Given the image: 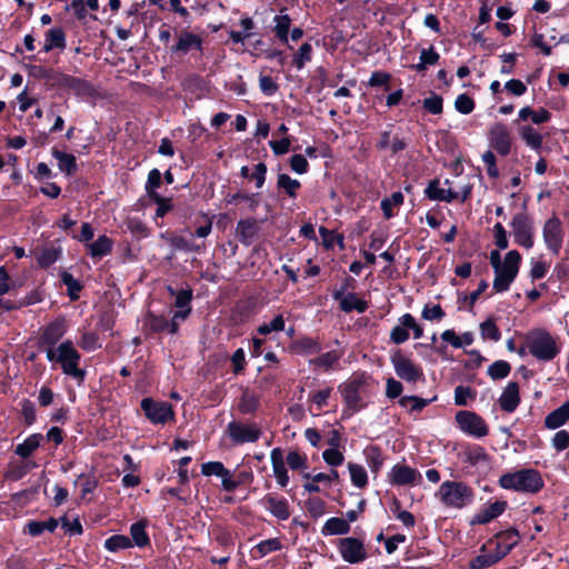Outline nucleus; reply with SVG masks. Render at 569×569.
<instances>
[{"label":"nucleus","instance_id":"45","mask_svg":"<svg viewBox=\"0 0 569 569\" xmlns=\"http://www.w3.org/2000/svg\"><path fill=\"white\" fill-rule=\"evenodd\" d=\"M282 330H284V319L282 315L276 316L270 322L262 323L257 329L258 333L262 336Z\"/></svg>","mask_w":569,"mask_h":569},{"label":"nucleus","instance_id":"3","mask_svg":"<svg viewBox=\"0 0 569 569\" xmlns=\"http://www.w3.org/2000/svg\"><path fill=\"white\" fill-rule=\"evenodd\" d=\"M499 486L506 490L536 493L542 489L543 480L538 470L525 468L503 473L499 478Z\"/></svg>","mask_w":569,"mask_h":569},{"label":"nucleus","instance_id":"48","mask_svg":"<svg viewBox=\"0 0 569 569\" xmlns=\"http://www.w3.org/2000/svg\"><path fill=\"white\" fill-rule=\"evenodd\" d=\"M319 233L322 238V243L327 249H331L336 243L340 246V248L343 247V237L326 229L325 227L319 228Z\"/></svg>","mask_w":569,"mask_h":569},{"label":"nucleus","instance_id":"27","mask_svg":"<svg viewBox=\"0 0 569 569\" xmlns=\"http://www.w3.org/2000/svg\"><path fill=\"white\" fill-rule=\"evenodd\" d=\"M518 117L521 121L531 120L535 124H541L551 119V113L545 108L532 109L531 107H523L519 110Z\"/></svg>","mask_w":569,"mask_h":569},{"label":"nucleus","instance_id":"10","mask_svg":"<svg viewBox=\"0 0 569 569\" xmlns=\"http://www.w3.org/2000/svg\"><path fill=\"white\" fill-rule=\"evenodd\" d=\"M141 409L150 422L154 425H164L174 418V411L169 402L144 398L141 401Z\"/></svg>","mask_w":569,"mask_h":569},{"label":"nucleus","instance_id":"29","mask_svg":"<svg viewBox=\"0 0 569 569\" xmlns=\"http://www.w3.org/2000/svg\"><path fill=\"white\" fill-rule=\"evenodd\" d=\"M52 156L57 159L60 171L67 176H71L77 171V161L73 154L52 149Z\"/></svg>","mask_w":569,"mask_h":569},{"label":"nucleus","instance_id":"9","mask_svg":"<svg viewBox=\"0 0 569 569\" xmlns=\"http://www.w3.org/2000/svg\"><path fill=\"white\" fill-rule=\"evenodd\" d=\"M409 330H412L413 338L419 339L423 336V328L417 322L410 313H405L398 319V325L390 331V340L395 345L405 343L409 339Z\"/></svg>","mask_w":569,"mask_h":569},{"label":"nucleus","instance_id":"59","mask_svg":"<svg viewBox=\"0 0 569 569\" xmlns=\"http://www.w3.org/2000/svg\"><path fill=\"white\" fill-rule=\"evenodd\" d=\"M150 199L158 204L156 211L157 217H163L172 207L171 200L161 197L158 192H152Z\"/></svg>","mask_w":569,"mask_h":569},{"label":"nucleus","instance_id":"63","mask_svg":"<svg viewBox=\"0 0 569 569\" xmlns=\"http://www.w3.org/2000/svg\"><path fill=\"white\" fill-rule=\"evenodd\" d=\"M290 168L298 174H303L309 169V163L302 154H295L290 158Z\"/></svg>","mask_w":569,"mask_h":569},{"label":"nucleus","instance_id":"57","mask_svg":"<svg viewBox=\"0 0 569 569\" xmlns=\"http://www.w3.org/2000/svg\"><path fill=\"white\" fill-rule=\"evenodd\" d=\"M457 111L462 114H469L475 109V101L467 94H459L455 101Z\"/></svg>","mask_w":569,"mask_h":569},{"label":"nucleus","instance_id":"19","mask_svg":"<svg viewBox=\"0 0 569 569\" xmlns=\"http://www.w3.org/2000/svg\"><path fill=\"white\" fill-rule=\"evenodd\" d=\"M507 508L506 501H495L481 508L471 519V525H486L498 518Z\"/></svg>","mask_w":569,"mask_h":569},{"label":"nucleus","instance_id":"23","mask_svg":"<svg viewBox=\"0 0 569 569\" xmlns=\"http://www.w3.org/2000/svg\"><path fill=\"white\" fill-rule=\"evenodd\" d=\"M333 298L340 301V308L345 312L356 310L358 312H365L368 308V303L362 299L358 298L356 293L343 295L340 291L333 293Z\"/></svg>","mask_w":569,"mask_h":569},{"label":"nucleus","instance_id":"30","mask_svg":"<svg viewBox=\"0 0 569 569\" xmlns=\"http://www.w3.org/2000/svg\"><path fill=\"white\" fill-rule=\"evenodd\" d=\"M66 47V37L60 28H51L46 33L43 50L49 52L53 49H63Z\"/></svg>","mask_w":569,"mask_h":569},{"label":"nucleus","instance_id":"20","mask_svg":"<svg viewBox=\"0 0 569 569\" xmlns=\"http://www.w3.org/2000/svg\"><path fill=\"white\" fill-rule=\"evenodd\" d=\"M362 387V381L358 378L351 379L347 381L342 387V397L349 409L352 411H358L361 405L360 389Z\"/></svg>","mask_w":569,"mask_h":569},{"label":"nucleus","instance_id":"52","mask_svg":"<svg viewBox=\"0 0 569 569\" xmlns=\"http://www.w3.org/2000/svg\"><path fill=\"white\" fill-rule=\"evenodd\" d=\"M282 548V545L279 539L272 538L267 539L259 542L256 547V551L260 557H264L266 555L278 551Z\"/></svg>","mask_w":569,"mask_h":569},{"label":"nucleus","instance_id":"7","mask_svg":"<svg viewBox=\"0 0 569 569\" xmlns=\"http://www.w3.org/2000/svg\"><path fill=\"white\" fill-rule=\"evenodd\" d=\"M456 422L463 433L473 438H483L489 433L486 421L476 412L458 411L456 413Z\"/></svg>","mask_w":569,"mask_h":569},{"label":"nucleus","instance_id":"18","mask_svg":"<svg viewBox=\"0 0 569 569\" xmlns=\"http://www.w3.org/2000/svg\"><path fill=\"white\" fill-rule=\"evenodd\" d=\"M193 50L202 51V39L200 36L189 31L180 32L176 44L171 48V51L178 54H187Z\"/></svg>","mask_w":569,"mask_h":569},{"label":"nucleus","instance_id":"38","mask_svg":"<svg viewBox=\"0 0 569 569\" xmlns=\"http://www.w3.org/2000/svg\"><path fill=\"white\" fill-rule=\"evenodd\" d=\"M296 351L303 356L319 353L321 345L313 338H302L295 345Z\"/></svg>","mask_w":569,"mask_h":569},{"label":"nucleus","instance_id":"5","mask_svg":"<svg viewBox=\"0 0 569 569\" xmlns=\"http://www.w3.org/2000/svg\"><path fill=\"white\" fill-rule=\"evenodd\" d=\"M521 263V254L517 250L506 253L502 262L495 269L492 287L497 292H505L516 279Z\"/></svg>","mask_w":569,"mask_h":569},{"label":"nucleus","instance_id":"2","mask_svg":"<svg viewBox=\"0 0 569 569\" xmlns=\"http://www.w3.org/2000/svg\"><path fill=\"white\" fill-rule=\"evenodd\" d=\"M528 352L539 361L553 360L561 351L559 338L545 329H536L526 336Z\"/></svg>","mask_w":569,"mask_h":569},{"label":"nucleus","instance_id":"62","mask_svg":"<svg viewBox=\"0 0 569 569\" xmlns=\"http://www.w3.org/2000/svg\"><path fill=\"white\" fill-rule=\"evenodd\" d=\"M423 108L432 114L441 113L442 112V98L437 94L426 98L423 100Z\"/></svg>","mask_w":569,"mask_h":569},{"label":"nucleus","instance_id":"40","mask_svg":"<svg viewBox=\"0 0 569 569\" xmlns=\"http://www.w3.org/2000/svg\"><path fill=\"white\" fill-rule=\"evenodd\" d=\"M433 399H423L416 396H403L399 399V405L410 411H421Z\"/></svg>","mask_w":569,"mask_h":569},{"label":"nucleus","instance_id":"39","mask_svg":"<svg viewBox=\"0 0 569 569\" xmlns=\"http://www.w3.org/2000/svg\"><path fill=\"white\" fill-rule=\"evenodd\" d=\"M348 469L353 486L357 488H363L368 483V475L362 466L349 462Z\"/></svg>","mask_w":569,"mask_h":569},{"label":"nucleus","instance_id":"61","mask_svg":"<svg viewBox=\"0 0 569 569\" xmlns=\"http://www.w3.org/2000/svg\"><path fill=\"white\" fill-rule=\"evenodd\" d=\"M492 230H493V237H495L496 246L500 250L507 249L508 246H509V241H508V238H507V232H506L505 227L500 222H497L493 226Z\"/></svg>","mask_w":569,"mask_h":569},{"label":"nucleus","instance_id":"16","mask_svg":"<svg viewBox=\"0 0 569 569\" xmlns=\"http://www.w3.org/2000/svg\"><path fill=\"white\" fill-rule=\"evenodd\" d=\"M260 503L277 519L287 520L290 518V505L289 501L281 496L274 493L266 495Z\"/></svg>","mask_w":569,"mask_h":569},{"label":"nucleus","instance_id":"12","mask_svg":"<svg viewBox=\"0 0 569 569\" xmlns=\"http://www.w3.org/2000/svg\"><path fill=\"white\" fill-rule=\"evenodd\" d=\"M546 247L555 254L562 248L565 231L561 221L557 217L549 218L542 229Z\"/></svg>","mask_w":569,"mask_h":569},{"label":"nucleus","instance_id":"42","mask_svg":"<svg viewBox=\"0 0 569 569\" xmlns=\"http://www.w3.org/2000/svg\"><path fill=\"white\" fill-rule=\"evenodd\" d=\"M63 83L78 96L90 94L92 90L91 86L87 81L79 78L67 77Z\"/></svg>","mask_w":569,"mask_h":569},{"label":"nucleus","instance_id":"43","mask_svg":"<svg viewBox=\"0 0 569 569\" xmlns=\"http://www.w3.org/2000/svg\"><path fill=\"white\" fill-rule=\"evenodd\" d=\"M132 546L131 540L121 535H116L104 541V548L111 552L128 549Z\"/></svg>","mask_w":569,"mask_h":569},{"label":"nucleus","instance_id":"25","mask_svg":"<svg viewBox=\"0 0 569 569\" xmlns=\"http://www.w3.org/2000/svg\"><path fill=\"white\" fill-rule=\"evenodd\" d=\"M441 339L443 342L450 345L451 347L459 349L463 347L471 346L473 343V333L470 331H466L461 335H458L452 329H447L441 333Z\"/></svg>","mask_w":569,"mask_h":569},{"label":"nucleus","instance_id":"49","mask_svg":"<svg viewBox=\"0 0 569 569\" xmlns=\"http://www.w3.org/2000/svg\"><path fill=\"white\" fill-rule=\"evenodd\" d=\"M476 397V391L470 387L458 386L455 389V403L457 406H467Z\"/></svg>","mask_w":569,"mask_h":569},{"label":"nucleus","instance_id":"60","mask_svg":"<svg viewBox=\"0 0 569 569\" xmlns=\"http://www.w3.org/2000/svg\"><path fill=\"white\" fill-rule=\"evenodd\" d=\"M323 460L332 467L342 465L345 457L337 448H329L322 452Z\"/></svg>","mask_w":569,"mask_h":569},{"label":"nucleus","instance_id":"33","mask_svg":"<svg viewBox=\"0 0 569 569\" xmlns=\"http://www.w3.org/2000/svg\"><path fill=\"white\" fill-rule=\"evenodd\" d=\"M112 241L107 236H100L98 239L91 243H89V252L90 254L96 257H103L111 252L112 250Z\"/></svg>","mask_w":569,"mask_h":569},{"label":"nucleus","instance_id":"47","mask_svg":"<svg viewBox=\"0 0 569 569\" xmlns=\"http://www.w3.org/2000/svg\"><path fill=\"white\" fill-rule=\"evenodd\" d=\"M259 399L256 395L244 392L239 402V410L241 413H252L258 409Z\"/></svg>","mask_w":569,"mask_h":569},{"label":"nucleus","instance_id":"32","mask_svg":"<svg viewBox=\"0 0 569 569\" xmlns=\"http://www.w3.org/2000/svg\"><path fill=\"white\" fill-rule=\"evenodd\" d=\"M350 531V525L342 518L332 517L329 518L323 528V535H346Z\"/></svg>","mask_w":569,"mask_h":569},{"label":"nucleus","instance_id":"35","mask_svg":"<svg viewBox=\"0 0 569 569\" xmlns=\"http://www.w3.org/2000/svg\"><path fill=\"white\" fill-rule=\"evenodd\" d=\"M274 27L273 30L279 40L283 43L288 42L289 38V29L291 26V19L288 14H278L273 19Z\"/></svg>","mask_w":569,"mask_h":569},{"label":"nucleus","instance_id":"64","mask_svg":"<svg viewBox=\"0 0 569 569\" xmlns=\"http://www.w3.org/2000/svg\"><path fill=\"white\" fill-rule=\"evenodd\" d=\"M79 345L82 349L88 351H93L100 347L99 338L93 332L83 333Z\"/></svg>","mask_w":569,"mask_h":569},{"label":"nucleus","instance_id":"8","mask_svg":"<svg viewBox=\"0 0 569 569\" xmlns=\"http://www.w3.org/2000/svg\"><path fill=\"white\" fill-rule=\"evenodd\" d=\"M510 227L515 242L526 249L533 247V223L532 220L525 212H519L513 216Z\"/></svg>","mask_w":569,"mask_h":569},{"label":"nucleus","instance_id":"11","mask_svg":"<svg viewBox=\"0 0 569 569\" xmlns=\"http://www.w3.org/2000/svg\"><path fill=\"white\" fill-rule=\"evenodd\" d=\"M227 432L234 445L256 442L261 436V430L258 425L239 421L229 422Z\"/></svg>","mask_w":569,"mask_h":569},{"label":"nucleus","instance_id":"13","mask_svg":"<svg viewBox=\"0 0 569 569\" xmlns=\"http://www.w3.org/2000/svg\"><path fill=\"white\" fill-rule=\"evenodd\" d=\"M449 181L446 180L443 186L438 181L431 182L426 189V194L431 200H439L451 202L456 199H460L462 202L466 201L470 196V188L467 187L461 193L453 191L449 186Z\"/></svg>","mask_w":569,"mask_h":569},{"label":"nucleus","instance_id":"50","mask_svg":"<svg viewBox=\"0 0 569 569\" xmlns=\"http://www.w3.org/2000/svg\"><path fill=\"white\" fill-rule=\"evenodd\" d=\"M506 552L502 553H488V555H480L472 561V568L473 569H485L488 568L496 562H498Z\"/></svg>","mask_w":569,"mask_h":569},{"label":"nucleus","instance_id":"51","mask_svg":"<svg viewBox=\"0 0 569 569\" xmlns=\"http://www.w3.org/2000/svg\"><path fill=\"white\" fill-rule=\"evenodd\" d=\"M78 483L81 486V499L88 500V495L92 493L97 486L98 480L93 476H79Z\"/></svg>","mask_w":569,"mask_h":569},{"label":"nucleus","instance_id":"24","mask_svg":"<svg viewBox=\"0 0 569 569\" xmlns=\"http://www.w3.org/2000/svg\"><path fill=\"white\" fill-rule=\"evenodd\" d=\"M66 333V323L64 320L57 319L49 323L42 332L41 340L43 343L49 345L50 347H56L54 345L62 338Z\"/></svg>","mask_w":569,"mask_h":569},{"label":"nucleus","instance_id":"37","mask_svg":"<svg viewBox=\"0 0 569 569\" xmlns=\"http://www.w3.org/2000/svg\"><path fill=\"white\" fill-rule=\"evenodd\" d=\"M277 186L279 189H282L289 197L296 198L301 184L297 179H292L286 173H279Z\"/></svg>","mask_w":569,"mask_h":569},{"label":"nucleus","instance_id":"21","mask_svg":"<svg viewBox=\"0 0 569 569\" xmlns=\"http://www.w3.org/2000/svg\"><path fill=\"white\" fill-rule=\"evenodd\" d=\"M500 408L506 412H513L519 402V386L516 382H509L503 389L500 398H499Z\"/></svg>","mask_w":569,"mask_h":569},{"label":"nucleus","instance_id":"31","mask_svg":"<svg viewBox=\"0 0 569 569\" xmlns=\"http://www.w3.org/2000/svg\"><path fill=\"white\" fill-rule=\"evenodd\" d=\"M43 437L40 433L30 435L22 443L16 448V453L22 458H28L40 447Z\"/></svg>","mask_w":569,"mask_h":569},{"label":"nucleus","instance_id":"15","mask_svg":"<svg viewBox=\"0 0 569 569\" xmlns=\"http://www.w3.org/2000/svg\"><path fill=\"white\" fill-rule=\"evenodd\" d=\"M388 479L395 486H416L421 480V473L405 463H397L388 473Z\"/></svg>","mask_w":569,"mask_h":569},{"label":"nucleus","instance_id":"36","mask_svg":"<svg viewBox=\"0 0 569 569\" xmlns=\"http://www.w3.org/2000/svg\"><path fill=\"white\" fill-rule=\"evenodd\" d=\"M256 234L254 220H240L237 224V236L241 242L249 244Z\"/></svg>","mask_w":569,"mask_h":569},{"label":"nucleus","instance_id":"56","mask_svg":"<svg viewBox=\"0 0 569 569\" xmlns=\"http://www.w3.org/2000/svg\"><path fill=\"white\" fill-rule=\"evenodd\" d=\"M421 317L428 321H439L445 317V311L440 305L427 303L421 311Z\"/></svg>","mask_w":569,"mask_h":569},{"label":"nucleus","instance_id":"22","mask_svg":"<svg viewBox=\"0 0 569 569\" xmlns=\"http://www.w3.org/2000/svg\"><path fill=\"white\" fill-rule=\"evenodd\" d=\"M270 459L272 463L273 476L278 485L282 488L287 487L289 483V476L281 450L279 448L273 449L270 453Z\"/></svg>","mask_w":569,"mask_h":569},{"label":"nucleus","instance_id":"14","mask_svg":"<svg viewBox=\"0 0 569 569\" xmlns=\"http://www.w3.org/2000/svg\"><path fill=\"white\" fill-rule=\"evenodd\" d=\"M338 550L346 562L359 563L367 558L363 542L358 538L347 537L338 542Z\"/></svg>","mask_w":569,"mask_h":569},{"label":"nucleus","instance_id":"28","mask_svg":"<svg viewBox=\"0 0 569 569\" xmlns=\"http://www.w3.org/2000/svg\"><path fill=\"white\" fill-rule=\"evenodd\" d=\"M342 357V352L339 350H331L325 353H321L319 357L311 359L309 363L318 369L329 370L335 365L338 363L340 358Z\"/></svg>","mask_w":569,"mask_h":569},{"label":"nucleus","instance_id":"44","mask_svg":"<svg viewBox=\"0 0 569 569\" xmlns=\"http://www.w3.org/2000/svg\"><path fill=\"white\" fill-rule=\"evenodd\" d=\"M130 535L138 547H144L149 542V537L146 532V525L142 521L131 525Z\"/></svg>","mask_w":569,"mask_h":569},{"label":"nucleus","instance_id":"26","mask_svg":"<svg viewBox=\"0 0 569 569\" xmlns=\"http://www.w3.org/2000/svg\"><path fill=\"white\" fill-rule=\"evenodd\" d=\"M569 420V399L559 408L551 411L545 419L548 429H558Z\"/></svg>","mask_w":569,"mask_h":569},{"label":"nucleus","instance_id":"17","mask_svg":"<svg viewBox=\"0 0 569 569\" xmlns=\"http://www.w3.org/2000/svg\"><path fill=\"white\" fill-rule=\"evenodd\" d=\"M490 146L500 154L506 156L511 149L510 132L502 123H496L489 131Z\"/></svg>","mask_w":569,"mask_h":569},{"label":"nucleus","instance_id":"54","mask_svg":"<svg viewBox=\"0 0 569 569\" xmlns=\"http://www.w3.org/2000/svg\"><path fill=\"white\" fill-rule=\"evenodd\" d=\"M480 333L482 338L498 341L500 331L493 320L489 319L480 325Z\"/></svg>","mask_w":569,"mask_h":569},{"label":"nucleus","instance_id":"53","mask_svg":"<svg viewBox=\"0 0 569 569\" xmlns=\"http://www.w3.org/2000/svg\"><path fill=\"white\" fill-rule=\"evenodd\" d=\"M312 54V47L310 43H303L297 54L293 58V63L297 67V69H302L306 64V62H309L311 60Z\"/></svg>","mask_w":569,"mask_h":569},{"label":"nucleus","instance_id":"6","mask_svg":"<svg viewBox=\"0 0 569 569\" xmlns=\"http://www.w3.org/2000/svg\"><path fill=\"white\" fill-rule=\"evenodd\" d=\"M391 365L396 375L407 381L415 383L423 378V370L416 365L410 358L406 357L400 350H396L390 356Z\"/></svg>","mask_w":569,"mask_h":569},{"label":"nucleus","instance_id":"1","mask_svg":"<svg viewBox=\"0 0 569 569\" xmlns=\"http://www.w3.org/2000/svg\"><path fill=\"white\" fill-rule=\"evenodd\" d=\"M475 490L465 481L446 480L441 482L435 498L446 509L461 510L475 501Z\"/></svg>","mask_w":569,"mask_h":569},{"label":"nucleus","instance_id":"55","mask_svg":"<svg viewBox=\"0 0 569 569\" xmlns=\"http://www.w3.org/2000/svg\"><path fill=\"white\" fill-rule=\"evenodd\" d=\"M201 472L204 476H226L227 475V468L223 466L220 461H209L201 466Z\"/></svg>","mask_w":569,"mask_h":569},{"label":"nucleus","instance_id":"58","mask_svg":"<svg viewBox=\"0 0 569 569\" xmlns=\"http://www.w3.org/2000/svg\"><path fill=\"white\" fill-rule=\"evenodd\" d=\"M551 445L558 452L569 448V432L563 429L557 431L551 439Z\"/></svg>","mask_w":569,"mask_h":569},{"label":"nucleus","instance_id":"4","mask_svg":"<svg viewBox=\"0 0 569 569\" xmlns=\"http://www.w3.org/2000/svg\"><path fill=\"white\" fill-rule=\"evenodd\" d=\"M47 359L59 363L63 373L82 381L84 371L79 368L80 353L72 341L66 340L57 347H49L46 351Z\"/></svg>","mask_w":569,"mask_h":569},{"label":"nucleus","instance_id":"34","mask_svg":"<svg viewBox=\"0 0 569 569\" xmlns=\"http://www.w3.org/2000/svg\"><path fill=\"white\" fill-rule=\"evenodd\" d=\"M520 137L533 150H539L542 146V136L531 126H523L520 129Z\"/></svg>","mask_w":569,"mask_h":569},{"label":"nucleus","instance_id":"41","mask_svg":"<svg viewBox=\"0 0 569 569\" xmlns=\"http://www.w3.org/2000/svg\"><path fill=\"white\" fill-rule=\"evenodd\" d=\"M403 203V194L400 191L393 192L389 198L381 201V209L387 219L395 216L393 208L400 207Z\"/></svg>","mask_w":569,"mask_h":569},{"label":"nucleus","instance_id":"46","mask_svg":"<svg viewBox=\"0 0 569 569\" xmlns=\"http://www.w3.org/2000/svg\"><path fill=\"white\" fill-rule=\"evenodd\" d=\"M511 367L507 361L498 360L495 361L488 368V375L495 379H503L510 373Z\"/></svg>","mask_w":569,"mask_h":569}]
</instances>
